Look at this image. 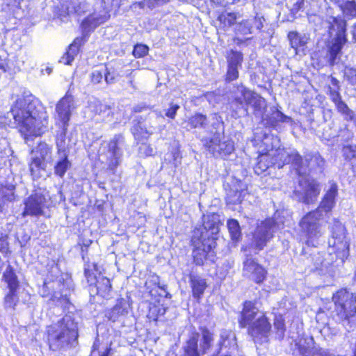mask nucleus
<instances>
[{
	"instance_id": "nucleus-1",
	"label": "nucleus",
	"mask_w": 356,
	"mask_h": 356,
	"mask_svg": "<svg viewBox=\"0 0 356 356\" xmlns=\"http://www.w3.org/2000/svg\"><path fill=\"white\" fill-rule=\"evenodd\" d=\"M38 101L32 95L19 97L10 110V114L25 140L29 136H40L47 125L46 117H38Z\"/></svg>"
},
{
	"instance_id": "nucleus-2",
	"label": "nucleus",
	"mask_w": 356,
	"mask_h": 356,
	"mask_svg": "<svg viewBox=\"0 0 356 356\" xmlns=\"http://www.w3.org/2000/svg\"><path fill=\"white\" fill-rule=\"evenodd\" d=\"M49 348L54 351L74 346L78 338L77 323L70 315H65L47 327Z\"/></svg>"
},
{
	"instance_id": "nucleus-3",
	"label": "nucleus",
	"mask_w": 356,
	"mask_h": 356,
	"mask_svg": "<svg viewBox=\"0 0 356 356\" xmlns=\"http://www.w3.org/2000/svg\"><path fill=\"white\" fill-rule=\"evenodd\" d=\"M334 309L330 307L319 308L317 314H325L335 322L348 321L356 316V294L347 287H341L334 292L331 297Z\"/></svg>"
},
{
	"instance_id": "nucleus-4",
	"label": "nucleus",
	"mask_w": 356,
	"mask_h": 356,
	"mask_svg": "<svg viewBox=\"0 0 356 356\" xmlns=\"http://www.w3.org/2000/svg\"><path fill=\"white\" fill-rule=\"evenodd\" d=\"M323 215L318 209L305 213L298 222L300 235L309 247H315L318 238L323 234Z\"/></svg>"
},
{
	"instance_id": "nucleus-5",
	"label": "nucleus",
	"mask_w": 356,
	"mask_h": 356,
	"mask_svg": "<svg viewBox=\"0 0 356 356\" xmlns=\"http://www.w3.org/2000/svg\"><path fill=\"white\" fill-rule=\"evenodd\" d=\"M258 309L255 303L246 301V324H248V333L255 340L266 338L271 331V324L266 314L254 319Z\"/></svg>"
},
{
	"instance_id": "nucleus-6",
	"label": "nucleus",
	"mask_w": 356,
	"mask_h": 356,
	"mask_svg": "<svg viewBox=\"0 0 356 356\" xmlns=\"http://www.w3.org/2000/svg\"><path fill=\"white\" fill-rule=\"evenodd\" d=\"M213 334L208 329L203 328L201 333L193 332L184 346V356H202L211 348Z\"/></svg>"
},
{
	"instance_id": "nucleus-7",
	"label": "nucleus",
	"mask_w": 356,
	"mask_h": 356,
	"mask_svg": "<svg viewBox=\"0 0 356 356\" xmlns=\"http://www.w3.org/2000/svg\"><path fill=\"white\" fill-rule=\"evenodd\" d=\"M330 80L332 87L327 86V95L334 104L337 111L343 116L345 120L348 122L354 120L355 113L353 111L349 108L347 104L342 100L339 81L332 75L330 76Z\"/></svg>"
},
{
	"instance_id": "nucleus-8",
	"label": "nucleus",
	"mask_w": 356,
	"mask_h": 356,
	"mask_svg": "<svg viewBox=\"0 0 356 356\" xmlns=\"http://www.w3.org/2000/svg\"><path fill=\"white\" fill-rule=\"evenodd\" d=\"M33 153L34 156L29 164V169L34 178H39L41 170H44L47 163L51 161V147L45 143H40Z\"/></svg>"
},
{
	"instance_id": "nucleus-9",
	"label": "nucleus",
	"mask_w": 356,
	"mask_h": 356,
	"mask_svg": "<svg viewBox=\"0 0 356 356\" xmlns=\"http://www.w3.org/2000/svg\"><path fill=\"white\" fill-rule=\"evenodd\" d=\"M337 32L332 42L327 46V54L329 65L333 66L337 57L341 54L343 46L347 42L346 24H336ZM335 24H330L329 33L335 29Z\"/></svg>"
},
{
	"instance_id": "nucleus-10",
	"label": "nucleus",
	"mask_w": 356,
	"mask_h": 356,
	"mask_svg": "<svg viewBox=\"0 0 356 356\" xmlns=\"http://www.w3.org/2000/svg\"><path fill=\"white\" fill-rule=\"evenodd\" d=\"M76 107L74 97L66 94L56 105V125L57 127L69 126L71 116Z\"/></svg>"
},
{
	"instance_id": "nucleus-11",
	"label": "nucleus",
	"mask_w": 356,
	"mask_h": 356,
	"mask_svg": "<svg viewBox=\"0 0 356 356\" xmlns=\"http://www.w3.org/2000/svg\"><path fill=\"white\" fill-rule=\"evenodd\" d=\"M95 24H81V37L76 38L70 44L66 53L60 58L59 62L65 65H71L79 52V49L85 42L86 38L96 29Z\"/></svg>"
},
{
	"instance_id": "nucleus-12",
	"label": "nucleus",
	"mask_w": 356,
	"mask_h": 356,
	"mask_svg": "<svg viewBox=\"0 0 356 356\" xmlns=\"http://www.w3.org/2000/svg\"><path fill=\"white\" fill-rule=\"evenodd\" d=\"M284 153H281V149H277L275 153L257 154V162L254 166V172L259 175L266 172L270 168L280 169L284 166V163L281 160Z\"/></svg>"
},
{
	"instance_id": "nucleus-13",
	"label": "nucleus",
	"mask_w": 356,
	"mask_h": 356,
	"mask_svg": "<svg viewBox=\"0 0 356 356\" xmlns=\"http://www.w3.org/2000/svg\"><path fill=\"white\" fill-rule=\"evenodd\" d=\"M192 241L195 247L193 251L194 262L198 266L203 265L204 259L209 257L210 254H212L216 242L212 238H201L195 235Z\"/></svg>"
},
{
	"instance_id": "nucleus-14",
	"label": "nucleus",
	"mask_w": 356,
	"mask_h": 356,
	"mask_svg": "<svg viewBox=\"0 0 356 356\" xmlns=\"http://www.w3.org/2000/svg\"><path fill=\"white\" fill-rule=\"evenodd\" d=\"M276 225V220L271 217H267L261 221L254 235V245L258 250H262L273 237V229Z\"/></svg>"
},
{
	"instance_id": "nucleus-15",
	"label": "nucleus",
	"mask_w": 356,
	"mask_h": 356,
	"mask_svg": "<svg viewBox=\"0 0 356 356\" xmlns=\"http://www.w3.org/2000/svg\"><path fill=\"white\" fill-rule=\"evenodd\" d=\"M123 143V137L121 135H115L107 145L106 153V163L108 169L114 172L117 167L120 164L122 157V151L120 145Z\"/></svg>"
},
{
	"instance_id": "nucleus-16",
	"label": "nucleus",
	"mask_w": 356,
	"mask_h": 356,
	"mask_svg": "<svg viewBox=\"0 0 356 356\" xmlns=\"http://www.w3.org/2000/svg\"><path fill=\"white\" fill-rule=\"evenodd\" d=\"M47 199L41 193H35L24 200V217L26 216H39L44 213Z\"/></svg>"
},
{
	"instance_id": "nucleus-17",
	"label": "nucleus",
	"mask_w": 356,
	"mask_h": 356,
	"mask_svg": "<svg viewBox=\"0 0 356 356\" xmlns=\"http://www.w3.org/2000/svg\"><path fill=\"white\" fill-rule=\"evenodd\" d=\"M219 216L216 213L204 216L202 227L197 229L194 235L201 238H213L216 240V235L219 232Z\"/></svg>"
},
{
	"instance_id": "nucleus-18",
	"label": "nucleus",
	"mask_w": 356,
	"mask_h": 356,
	"mask_svg": "<svg viewBox=\"0 0 356 356\" xmlns=\"http://www.w3.org/2000/svg\"><path fill=\"white\" fill-rule=\"evenodd\" d=\"M208 151L215 157H223L229 155L234 150L232 141L221 142L219 134H214L213 137L204 145Z\"/></svg>"
},
{
	"instance_id": "nucleus-19",
	"label": "nucleus",
	"mask_w": 356,
	"mask_h": 356,
	"mask_svg": "<svg viewBox=\"0 0 356 356\" xmlns=\"http://www.w3.org/2000/svg\"><path fill=\"white\" fill-rule=\"evenodd\" d=\"M289 45L298 56H305L309 51L310 37L308 34H300L297 31H289L287 34Z\"/></svg>"
},
{
	"instance_id": "nucleus-20",
	"label": "nucleus",
	"mask_w": 356,
	"mask_h": 356,
	"mask_svg": "<svg viewBox=\"0 0 356 356\" xmlns=\"http://www.w3.org/2000/svg\"><path fill=\"white\" fill-rule=\"evenodd\" d=\"M275 141L274 136L269 134H264L261 136L254 134L251 140L257 154L275 153L277 149H280L276 147L274 144Z\"/></svg>"
},
{
	"instance_id": "nucleus-21",
	"label": "nucleus",
	"mask_w": 356,
	"mask_h": 356,
	"mask_svg": "<svg viewBox=\"0 0 356 356\" xmlns=\"http://www.w3.org/2000/svg\"><path fill=\"white\" fill-rule=\"evenodd\" d=\"M320 192L319 184L314 181H312L307 182L302 194H301L300 191H294V194L300 197V202H302L305 204L309 205L316 202Z\"/></svg>"
},
{
	"instance_id": "nucleus-22",
	"label": "nucleus",
	"mask_w": 356,
	"mask_h": 356,
	"mask_svg": "<svg viewBox=\"0 0 356 356\" xmlns=\"http://www.w3.org/2000/svg\"><path fill=\"white\" fill-rule=\"evenodd\" d=\"M338 195V187L336 183H333L323 196L321 201L316 209L325 213H330L336 204V197Z\"/></svg>"
},
{
	"instance_id": "nucleus-23",
	"label": "nucleus",
	"mask_w": 356,
	"mask_h": 356,
	"mask_svg": "<svg viewBox=\"0 0 356 356\" xmlns=\"http://www.w3.org/2000/svg\"><path fill=\"white\" fill-rule=\"evenodd\" d=\"M156 131L154 125H149L148 122L143 119L141 116L137 119L131 128V132L136 140H140L149 138Z\"/></svg>"
},
{
	"instance_id": "nucleus-24",
	"label": "nucleus",
	"mask_w": 356,
	"mask_h": 356,
	"mask_svg": "<svg viewBox=\"0 0 356 356\" xmlns=\"http://www.w3.org/2000/svg\"><path fill=\"white\" fill-rule=\"evenodd\" d=\"M281 153L284 154L283 158L281 159L284 161V165L291 163L296 170L297 174L300 175L303 165L302 156L296 151L289 153L284 149H281Z\"/></svg>"
},
{
	"instance_id": "nucleus-25",
	"label": "nucleus",
	"mask_w": 356,
	"mask_h": 356,
	"mask_svg": "<svg viewBox=\"0 0 356 356\" xmlns=\"http://www.w3.org/2000/svg\"><path fill=\"white\" fill-rule=\"evenodd\" d=\"M111 288L110 280L107 277L99 276L95 282V286L90 287V291L94 292L95 289L96 294L99 295L104 298H107L110 295Z\"/></svg>"
},
{
	"instance_id": "nucleus-26",
	"label": "nucleus",
	"mask_w": 356,
	"mask_h": 356,
	"mask_svg": "<svg viewBox=\"0 0 356 356\" xmlns=\"http://www.w3.org/2000/svg\"><path fill=\"white\" fill-rule=\"evenodd\" d=\"M121 1L122 0H102L104 10L102 14H99V15L95 17L94 19L101 21V22L108 20L111 17V13L113 10L116 11V10L120 8Z\"/></svg>"
},
{
	"instance_id": "nucleus-27",
	"label": "nucleus",
	"mask_w": 356,
	"mask_h": 356,
	"mask_svg": "<svg viewBox=\"0 0 356 356\" xmlns=\"http://www.w3.org/2000/svg\"><path fill=\"white\" fill-rule=\"evenodd\" d=\"M250 276L256 284L262 283L266 278L267 270L261 265L257 263L249 264Z\"/></svg>"
},
{
	"instance_id": "nucleus-28",
	"label": "nucleus",
	"mask_w": 356,
	"mask_h": 356,
	"mask_svg": "<svg viewBox=\"0 0 356 356\" xmlns=\"http://www.w3.org/2000/svg\"><path fill=\"white\" fill-rule=\"evenodd\" d=\"M190 280L193 297L196 299H200L207 287L205 280L194 275H191Z\"/></svg>"
},
{
	"instance_id": "nucleus-29",
	"label": "nucleus",
	"mask_w": 356,
	"mask_h": 356,
	"mask_svg": "<svg viewBox=\"0 0 356 356\" xmlns=\"http://www.w3.org/2000/svg\"><path fill=\"white\" fill-rule=\"evenodd\" d=\"M267 124L271 127H275L280 122H291L292 118L286 115L280 111L276 109L270 113V115L266 119Z\"/></svg>"
},
{
	"instance_id": "nucleus-30",
	"label": "nucleus",
	"mask_w": 356,
	"mask_h": 356,
	"mask_svg": "<svg viewBox=\"0 0 356 356\" xmlns=\"http://www.w3.org/2000/svg\"><path fill=\"white\" fill-rule=\"evenodd\" d=\"M169 1L170 0H143L134 3L132 5V9L136 10L137 8H140L143 10L145 12H148L154 8L162 6Z\"/></svg>"
},
{
	"instance_id": "nucleus-31",
	"label": "nucleus",
	"mask_w": 356,
	"mask_h": 356,
	"mask_svg": "<svg viewBox=\"0 0 356 356\" xmlns=\"http://www.w3.org/2000/svg\"><path fill=\"white\" fill-rule=\"evenodd\" d=\"M3 280L7 283L9 289H18L19 281L17 276L15 274L13 267L9 264L3 273Z\"/></svg>"
},
{
	"instance_id": "nucleus-32",
	"label": "nucleus",
	"mask_w": 356,
	"mask_h": 356,
	"mask_svg": "<svg viewBox=\"0 0 356 356\" xmlns=\"http://www.w3.org/2000/svg\"><path fill=\"white\" fill-rule=\"evenodd\" d=\"M69 126L58 127L59 130L57 131L56 136V144L58 149V154L66 153L67 147L66 134Z\"/></svg>"
},
{
	"instance_id": "nucleus-33",
	"label": "nucleus",
	"mask_w": 356,
	"mask_h": 356,
	"mask_svg": "<svg viewBox=\"0 0 356 356\" xmlns=\"http://www.w3.org/2000/svg\"><path fill=\"white\" fill-rule=\"evenodd\" d=\"M273 325L275 334L280 340H282L286 331L285 318L282 314H277L274 316Z\"/></svg>"
},
{
	"instance_id": "nucleus-34",
	"label": "nucleus",
	"mask_w": 356,
	"mask_h": 356,
	"mask_svg": "<svg viewBox=\"0 0 356 356\" xmlns=\"http://www.w3.org/2000/svg\"><path fill=\"white\" fill-rule=\"evenodd\" d=\"M60 155V158L54 166V173L60 177H63L70 167L71 163L67 159V153H63Z\"/></svg>"
},
{
	"instance_id": "nucleus-35",
	"label": "nucleus",
	"mask_w": 356,
	"mask_h": 356,
	"mask_svg": "<svg viewBox=\"0 0 356 356\" xmlns=\"http://www.w3.org/2000/svg\"><path fill=\"white\" fill-rule=\"evenodd\" d=\"M342 154L344 160L353 168L356 165V145H346L342 147Z\"/></svg>"
},
{
	"instance_id": "nucleus-36",
	"label": "nucleus",
	"mask_w": 356,
	"mask_h": 356,
	"mask_svg": "<svg viewBox=\"0 0 356 356\" xmlns=\"http://www.w3.org/2000/svg\"><path fill=\"white\" fill-rule=\"evenodd\" d=\"M227 227L232 238V240L238 242L241 238V232L239 223L234 219H231L227 222Z\"/></svg>"
},
{
	"instance_id": "nucleus-37",
	"label": "nucleus",
	"mask_w": 356,
	"mask_h": 356,
	"mask_svg": "<svg viewBox=\"0 0 356 356\" xmlns=\"http://www.w3.org/2000/svg\"><path fill=\"white\" fill-rule=\"evenodd\" d=\"M125 304L120 302L117 303L108 314V318L113 322L116 321L120 316L127 314Z\"/></svg>"
},
{
	"instance_id": "nucleus-38",
	"label": "nucleus",
	"mask_w": 356,
	"mask_h": 356,
	"mask_svg": "<svg viewBox=\"0 0 356 356\" xmlns=\"http://www.w3.org/2000/svg\"><path fill=\"white\" fill-rule=\"evenodd\" d=\"M89 106L92 111L96 114L102 115L107 113V115L113 114L111 108L109 106L102 104L100 101L95 99L90 102Z\"/></svg>"
},
{
	"instance_id": "nucleus-39",
	"label": "nucleus",
	"mask_w": 356,
	"mask_h": 356,
	"mask_svg": "<svg viewBox=\"0 0 356 356\" xmlns=\"http://www.w3.org/2000/svg\"><path fill=\"white\" fill-rule=\"evenodd\" d=\"M188 124L191 128H206L207 125V117L202 114H195L189 118Z\"/></svg>"
},
{
	"instance_id": "nucleus-40",
	"label": "nucleus",
	"mask_w": 356,
	"mask_h": 356,
	"mask_svg": "<svg viewBox=\"0 0 356 356\" xmlns=\"http://www.w3.org/2000/svg\"><path fill=\"white\" fill-rule=\"evenodd\" d=\"M343 15L348 20L356 17V2L348 1L345 3L342 9Z\"/></svg>"
},
{
	"instance_id": "nucleus-41",
	"label": "nucleus",
	"mask_w": 356,
	"mask_h": 356,
	"mask_svg": "<svg viewBox=\"0 0 356 356\" xmlns=\"http://www.w3.org/2000/svg\"><path fill=\"white\" fill-rule=\"evenodd\" d=\"M17 289H9V292L5 296L4 305L6 308L15 309V307L17 305L18 302Z\"/></svg>"
},
{
	"instance_id": "nucleus-42",
	"label": "nucleus",
	"mask_w": 356,
	"mask_h": 356,
	"mask_svg": "<svg viewBox=\"0 0 356 356\" xmlns=\"http://www.w3.org/2000/svg\"><path fill=\"white\" fill-rule=\"evenodd\" d=\"M60 275V270L58 268L57 264L53 263L51 266H49L47 278L44 282V285L47 287L49 284V279L50 281H54V280L57 279Z\"/></svg>"
},
{
	"instance_id": "nucleus-43",
	"label": "nucleus",
	"mask_w": 356,
	"mask_h": 356,
	"mask_svg": "<svg viewBox=\"0 0 356 356\" xmlns=\"http://www.w3.org/2000/svg\"><path fill=\"white\" fill-rule=\"evenodd\" d=\"M105 72V66H101L99 68L93 70L90 75L91 82L94 84L99 83L102 81L103 77H104Z\"/></svg>"
},
{
	"instance_id": "nucleus-44",
	"label": "nucleus",
	"mask_w": 356,
	"mask_h": 356,
	"mask_svg": "<svg viewBox=\"0 0 356 356\" xmlns=\"http://www.w3.org/2000/svg\"><path fill=\"white\" fill-rule=\"evenodd\" d=\"M164 119V116L163 115L161 111H154L153 112L149 113L147 117V122L149 125H154L156 127L157 124Z\"/></svg>"
},
{
	"instance_id": "nucleus-45",
	"label": "nucleus",
	"mask_w": 356,
	"mask_h": 356,
	"mask_svg": "<svg viewBox=\"0 0 356 356\" xmlns=\"http://www.w3.org/2000/svg\"><path fill=\"white\" fill-rule=\"evenodd\" d=\"M149 47L143 44H136L133 50V55L136 58H142L148 54Z\"/></svg>"
},
{
	"instance_id": "nucleus-46",
	"label": "nucleus",
	"mask_w": 356,
	"mask_h": 356,
	"mask_svg": "<svg viewBox=\"0 0 356 356\" xmlns=\"http://www.w3.org/2000/svg\"><path fill=\"white\" fill-rule=\"evenodd\" d=\"M344 78L350 85H356V69L346 67L344 70Z\"/></svg>"
},
{
	"instance_id": "nucleus-47",
	"label": "nucleus",
	"mask_w": 356,
	"mask_h": 356,
	"mask_svg": "<svg viewBox=\"0 0 356 356\" xmlns=\"http://www.w3.org/2000/svg\"><path fill=\"white\" fill-rule=\"evenodd\" d=\"M346 231V227L337 219L334 220V226L332 231V236L334 238H338L340 234L338 232Z\"/></svg>"
},
{
	"instance_id": "nucleus-48",
	"label": "nucleus",
	"mask_w": 356,
	"mask_h": 356,
	"mask_svg": "<svg viewBox=\"0 0 356 356\" xmlns=\"http://www.w3.org/2000/svg\"><path fill=\"white\" fill-rule=\"evenodd\" d=\"M118 74L113 70H111L106 67V72L104 74V81L107 84L114 83L117 80Z\"/></svg>"
},
{
	"instance_id": "nucleus-49",
	"label": "nucleus",
	"mask_w": 356,
	"mask_h": 356,
	"mask_svg": "<svg viewBox=\"0 0 356 356\" xmlns=\"http://www.w3.org/2000/svg\"><path fill=\"white\" fill-rule=\"evenodd\" d=\"M295 345L301 356H310L312 349L309 346H305L300 342H296Z\"/></svg>"
},
{
	"instance_id": "nucleus-50",
	"label": "nucleus",
	"mask_w": 356,
	"mask_h": 356,
	"mask_svg": "<svg viewBox=\"0 0 356 356\" xmlns=\"http://www.w3.org/2000/svg\"><path fill=\"white\" fill-rule=\"evenodd\" d=\"M179 108V106L178 104L170 103V107L165 110V115L170 119H175Z\"/></svg>"
},
{
	"instance_id": "nucleus-51",
	"label": "nucleus",
	"mask_w": 356,
	"mask_h": 356,
	"mask_svg": "<svg viewBox=\"0 0 356 356\" xmlns=\"http://www.w3.org/2000/svg\"><path fill=\"white\" fill-rule=\"evenodd\" d=\"M236 19V15L232 13L225 12L218 17L220 22H233Z\"/></svg>"
},
{
	"instance_id": "nucleus-52",
	"label": "nucleus",
	"mask_w": 356,
	"mask_h": 356,
	"mask_svg": "<svg viewBox=\"0 0 356 356\" xmlns=\"http://www.w3.org/2000/svg\"><path fill=\"white\" fill-rule=\"evenodd\" d=\"M305 0H297L291 9V15L296 18V14L303 8Z\"/></svg>"
},
{
	"instance_id": "nucleus-53",
	"label": "nucleus",
	"mask_w": 356,
	"mask_h": 356,
	"mask_svg": "<svg viewBox=\"0 0 356 356\" xmlns=\"http://www.w3.org/2000/svg\"><path fill=\"white\" fill-rule=\"evenodd\" d=\"M238 77V71L236 70V67L234 66V64L232 63L229 66V69L227 71V79L229 81H233Z\"/></svg>"
},
{
	"instance_id": "nucleus-54",
	"label": "nucleus",
	"mask_w": 356,
	"mask_h": 356,
	"mask_svg": "<svg viewBox=\"0 0 356 356\" xmlns=\"http://www.w3.org/2000/svg\"><path fill=\"white\" fill-rule=\"evenodd\" d=\"M85 276L88 280V282L90 284V287L95 284L98 278L92 273L89 269L85 268L84 270Z\"/></svg>"
},
{
	"instance_id": "nucleus-55",
	"label": "nucleus",
	"mask_w": 356,
	"mask_h": 356,
	"mask_svg": "<svg viewBox=\"0 0 356 356\" xmlns=\"http://www.w3.org/2000/svg\"><path fill=\"white\" fill-rule=\"evenodd\" d=\"M238 192L235 193V196H236V198H234L231 196L230 194L227 195V202L228 204H241L242 202V200L240 198V195L238 194Z\"/></svg>"
},
{
	"instance_id": "nucleus-56",
	"label": "nucleus",
	"mask_w": 356,
	"mask_h": 356,
	"mask_svg": "<svg viewBox=\"0 0 356 356\" xmlns=\"http://www.w3.org/2000/svg\"><path fill=\"white\" fill-rule=\"evenodd\" d=\"M243 307L242 309V311L241 312V320H240V325L242 327H245V302L242 303Z\"/></svg>"
},
{
	"instance_id": "nucleus-57",
	"label": "nucleus",
	"mask_w": 356,
	"mask_h": 356,
	"mask_svg": "<svg viewBox=\"0 0 356 356\" xmlns=\"http://www.w3.org/2000/svg\"><path fill=\"white\" fill-rule=\"evenodd\" d=\"M228 335L229 334L227 332H222L220 334V339H221L222 341H220V346H227L225 344V339H227L228 338Z\"/></svg>"
},
{
	"instance_id": "nucleus-58",
	"label": "nucleus",
	"mask_w": 356,
	"mask_h": 356,
	"mask_svg": "<svg viewBox=\"0 0 356 356\" xmlns=\"http://www.w3.org/2000/svg\"><path fill=\"white\" fill-rule=\"evenodd\" d=\"M7 248V245L5 240L0 238V251L3 252Z\"/></svg>"
},
{
	"instance_id": "nucleus-59",
	"label": "nucleus",
	"mask_w": 356,
	"mask_h": 356,
	"mask_svg": "<svg viewBox=\"0 0 356 356\" xmlns=\"http://www.w3.org/2000/svg\"><path fill=\"white\" fill-rule=\"evenodd\" d=\"M6 72V63L0 59V76Z\"/></svg>"
},
{
	"instance_id": "nucleus-60",
	"label": "nucleus",
	"mask_w": 356,
	"mask_h": 356,
	"mask_svg": "<svg viewBox=\"0 0 356 356\" xmlns=\"http://www.w3.org/2000/svg\"><path fill=\"white\" fill-rule=\"evenodd\" d=\"M145 108V106L138 105L134 107V111L135 113H140Z\"/></svg>"
},
{
	"instance_id": "nucleus-61",
	"label": "nucleus",
	"mask_w": 356,
	"mask_h": 356,
	"mask_svg": "<svg viewBox=\"0 0 356 356\" xmlns=\"http://www.w3.org/2000/svg\"><path fill=\"white\" fill-rule=\"evenodd\" d=\"M316 354L318 356H330V355L328 353L323 351L321 349L317 350Z\"/></svg>"
},
{
	"instance_id": "nucleus-62",
	"label": "nucleus",
	"mask_w": 356,
	"mask_h": 356,
	"mask_svg": "<svg viewBox=\"0 0 356 356\" xmlns=\"http://www.w3.org/2000/svg\"><path fill=\"white\" fill-rule=\"evenodd\" d=\"M352 34L353 39L354 40L355 42H356V24L353 27Z\"/></svg>"
},
{
	"instance_id": "nucleus-63",
	"label": "nucleus",
	"mask_w": 356,
	"mask_h": 356,
	"mask_svg": "<svg viewBox=\"0 0 356 356\" xmlns=\"http://www.w3.org/2000/svg\"><path fill=\"white\" fill-rule=\"evenodd\" d=\"M66 17H67V15H61V14H60L59 16H58V17H57V19H59V20H60V21H62V22H64V21H65V20H66V19H65V18H66ZM54 19H56V17H54Z\"/></svg>"
},
{
	"instance_id": "nucleus-64",
	"label": "nucleus",
	"mask_w": 356,
	"mask_h": 356,
	"mask_svg": "<svg viewBox=\"0 0 356 356\" xmlns=\"http://www.w3.org/2000/svg\"><path fill=\"white\" fill-rule=\"evenodd\" d=\"M213 118L216 119V122L213 123V125L218 124L220 125L221 120L220 117H218L216 115H214Z\"/></svg>"
}]
</instances>
